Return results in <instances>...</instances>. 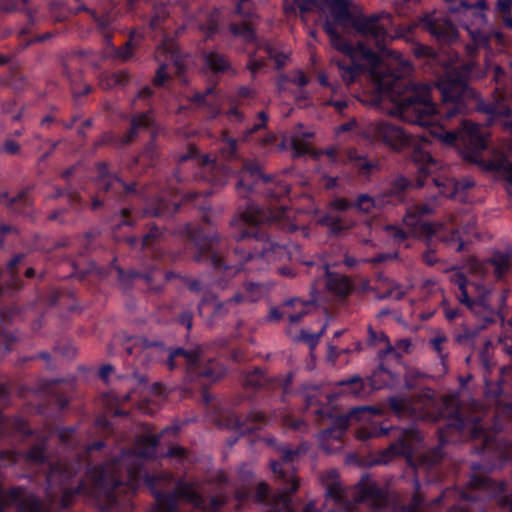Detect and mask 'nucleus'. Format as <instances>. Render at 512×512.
I'll use <instances>...</instances> for the list:
<instances>
[{
  "label": "nucleus",
  "instance_id": "obj_1",
  "mask_svg": "<svg viewBox=\"0 0 512 512\" xmlns=\"http://www.w3.org/2000/svg\"><path fill=\"white\" fill-rule=\"evenodd\" d=\"M296 8L302 12L318 11L326 18L325 30L331 44L352 62L351 66L337 63L341 77L346 83L353 82L362 68L368 69L375 93L371 100L372 104L380 105L385 112L404 121L428 127L429 133L445 145L461 142L473 151L485 148L486 134L481 131L478 124L465 121L457 133L440 132L441 128L437 124L440 123L441 117L431 102L428 86L408 87L406 81L401 79V75H382L383 68L388 64L363 45L351 47L338 33L345 32L352 26L364 35L382 38L389 22L388 15L354 19L347 0H284L286 12L294 11Z\"/></svg>",
  "mask_w": 512,
  "mask_h": 512
},
{
  "label": "nucleus",
  "instance_id": "obj_2",
  "mask_svg": "<svg viewBox=\"0 0 512 512\" xmlns=\"http://www.w3.org/2000/svg\"><path fill=\"white\" fill-rule=\"evenodd\" d=\"M448 4V20L439 19L435 14L423 19L425 28L434 35L437 40L449 42L456 38L457 29L451 21L462 23L469 32L473 42L485 46L487 36L481 33V28L486 23L484 11L487 9L485 0H480L477 5H469L467 0H445Z\"/></svg>",
  "mask_w": 512,
  "mask_h": 512
},
{
  "label": "nucleus",
  "instance_id": "obj_3",
  "mask_svg": "<svg viewBox=\"0 0 512 512\" xmlns=\"http://www.w3.org/2000/svg\"><path fill=\"white\" fill-rule=\"evenodd\" d=\"M438 88L443 98V109L446 118H451L456 113L463 111L472 100L477 101L476 92L461 80L442 78L438 82Z\"/></svg>",
  "mask_w": 512,
  "mask_h": 512
},
{
  "label": "nucleus",
  "instance_id": "obj_4",
  "mask_svg": "<svg viewBox=\"0 0 512 512\" xmlns=\"http://www.w3.org/2000/svg\"><path fill=\"white\" fill-rule=\"evenodd\" d=\"M367 134L393 149H399L406 143L404 132L399 127L384 121L371 123L367 128Z\"/></svg>",
  "mask_w": 512,
  "mask_h": 512
},
{
  "label": "nucleus",
  "instance_id": "obj_5",
  "mask_svg": "<svg viewBox=\"0 0 512 512\" xmlns=\"http://www.w3.org/2000/svg\"><path fill=\"white\" fill-rule=\"evenodd\" d=\"M432 211L433 208L429 205H424L422 208L414 207L409 209L404 217L407 232L417 237L436 234L438 230L434 225L428 224L420 219L422 215L429 214Z\"/></svg>",
  "mask_w": 512,
  "mask_h": 512
},
{
  "label": "nucleus",
  "instance_id": "obj_6",
  "mask_svg": "<svg viewBox=\"0 0 512 512\" xmlns=\"http://www.w3.org/2000/svg\"><path fill=\"white\" fill-rule=\"evenodd\" d=\"M452 281L458 285V287L461 290V295L459 296V300L468 305L475 313L482 314V318L485 321H491L492 316V309L489 308L485 303L483 302H470L468 293L466 291V280L464 275L461 272H456L453 277Z\"/></svg>",
  "mask_w": 512,
  "mask_h": 512
},
{
  "label": "nucleus",
  "instance_id": "obj_7",
  "mask_svg": "<svg viewBox=\"0 0 512 512\" xmlns=\"http://www.w3.org/2000/svg\"><path fill=\"white\" fill-rule=\"evenodd\" d=\"M327 288L337 295H346L351 290V282L346 276L330 273L326 268Z\"/></svg>",
  "mask_w": 512,
  "mask_h": 512
},
{
  "label": "nucleus",
  "instance_id": "obj_8",
  "mask_svg": "<svg viewBox=\"0 0 512 512\" xmlns=\"http://www.w3.org/2000/svg\"><path fill=\"white\" fill-rule=\"evenodd\" d=\"M414 162L422 174H432L439 168V164L436 163L428 151L419 150L414 154Z\"/></svg>",
  "mask_w": 512,
  "mask_h": 512
},
{
  "label": "nucleus",
  "instance_id": "obj_9",
  "mask_svg": "<svg viewBox=\"0 0 512 512\" xmlns=\"http://www.w3.org/2000/svg\"><path fill=\"white\" fill-rule=\"evenodd\" d=\"M479 110L485 111L492 115V120L499 122V124L503 127L506 131L512 132V111L508 110H502L498 106H492V107H478Z\"/></svg>",
  "mask_w": 512,
  "mask_h": 512
},
{
  "label": "nucleus",
  "instance_id": "obj_10",
  "mask_svg": "<svg viewBox=\"0 0 512 512\" xmlns=\"http://www.w3.org/2000/svg\"><path fill=\"white\" fill-rule=\"evenodd\" d=\"M489 171H495L499 177L507 182V191L512 195V164L506 160L500 162H491L486 166Z\"/></svg>",
  "mask_w": 512,
  "mask_h": 512
},
{
  "label": "nucleus",
  "instance_id": "obj_11",
  "mask_svg": "<svg viewBox=\"0 0 512 512\" xmlns=\"http://www.w3.org/2000/svg\"><path fill=\"white\" fill-rule=\"evenodd\" d=\"M259 242V240H256ZM261 246L264 248V252L259 253L261 256H266L268 260H273L275 258H281L285 254V248L280 246H274L269 240L261 242ZM258 255V252L255 253Z\"/></svg>",
  "mask_w": 512,
  "mask_h": 512
},
{
  "label": "nucleus",
  "instance_id": "obj_12",
  "mask_svg": "<svg viewBox=\"0 0 512 512\" xmlns=\"http://www.w3.org/2000/svg\"><path fill=\"white\" fill-rule=\"evenodd\" d=\"M206 64L211 70L215 72L223 71L227 67L226 60L219 54L207 55Z\"/></svg>",
  "mask_w": 512,
  "mask_h": 512
},
{
  "label": "nucleus",
  "instance_id": "obj_13",
  "mask_svg": "<svg viewBox=\"0 0 512 512\" xmlns=\"http://www.w3.org/2000/svg\"><path fill=\"white\" fill-rule=\"evenodd\" d=\"M435 185L439 187V191L442 195L451 197L454 195L456 188V182L453 179H446L444 182H440L438 179L434 180Z\"/></svg>",
  "mask_w": 512,
  "mask_h": 512
},
{
  "label": "nucleus",
  "instance_id": "obj_14",
  "mask_svg": "<svg viewBox=\"0 0 512 512\" xmlns=\"http://www.w3.org/2000/svg\"><path fill=\"white\" fill-rule=\"evenodd\" d=\"M376 207L375 201L369 196L362 195L358 198L356 208L359 211L369 213Z\"/></svg>",
  "mask_w": 512,
  "mask_h": 512
},
{
  "label": "nucleus",
  "instance_id": "obj_15",
  "mask_svg": "<svg viewBox=\"0 0 512 512\" xmlns=\"http://www.w3.org/2000/svg\"><path fill=\"white\" fill-rule=\"evenodd\" d=\"M492 263L495 266V270L498 275H501L510 265L509 257L505 255L496 256Z\"/></svg>",
  "mask_w": 512,
  "mask_h": 512
},
{
  "label": "nucleus",
  "instance_id": "obj_16",
  "mask_svg": "<svg viewBox=\"0 0 512 512\" xmlns=\"http://www.w3.org/2000/svg\"><path fill=\"white\" fill-rule=\"evenodd\" d=\"M232 29L235 35L243 37V39L246 41H253L255 39L254 31L246 25H244L242 29H237L234 27Z\"/></svg>",
  "mask_w": 512,
  "mask_h": 512
},
{
  "label": "nucleus",
  "instance_id": "obj_17",
  "mask_svg": "<svg viewBox=\"0 0 512 512\" xmlns=\"http://www.w3.org/2000/svg\"><path fill=\"white\" fill-rule=\"evenodd\" d=\"M236 4V11L239 14L246 15L249 14L252 4L249 0H233Z\"/></svg>",
  "mask_w": 512,
  "mask_h": 512
},
{
  "label": "nucleus",
  "instance_id": "obj_18",
  "mask_svg": "<svg viewBox=\"0 0 512 512\" xmlns=\"http://www.w3.org/2000/svg\"><path fill=\"white\" fill-rule=\"evenodd\" d=\"M492 69L494 71V80L497 83L496 91H497V93H499V97L504 99L506 96H504L502 93H500V88H501L500 83H501L502 78L504 77V71L498 65L493 66Z\"/></svg>",
  "mask_w": 512,
  "mask_h": 512
},
{
  "label": "nucleus",
  "instance_id": "obj_19",
  "mask_svg": "<svg viewBox=\"0 0 512 512\" xmlns=\"http://www.w3.org/2000/svg\"><path fill=\"white\" fill-rule=\"evenodd\" d=\"M167 78L165 66H160L157 70L156 76L154 78V83L157 85H163Z\"/></svg>",
  "mask_w": 512,
  "mask_h": 512
},
{
  "label": "nucleus",
  "instance_id": "obj_20",
  "mask_svg": "<svg viewBox=\"0 0 512 512\" xmlns=\"http://www.w3.org/2000/svg\"><path fill=\"white\" fill-rule=\"evenodd\" d=\"M451 246L457 250L460 251L463 248L464 242L459 238V231H453V238L449 240Z\"/></svg>",
  "mask_w": 512,
  "mask_h": 512
},
{
  "label": "nucleus",
  "instance_id": "obj_21",
  "mask_svg": "<svg viewBox=\"0 0 512 512\" xmlns=\"http://www.w3.org/2000/svg\"><path fill=\"white\" fill-rule=\"evenodd\" d=\"M512 6V0H499L497 7L503 14H509Z\"/></svg>",
  "mask_w": 512,
  "mask_h": 512
},
{
  "label": "nucleus",
  "instance_id": "obj_22",
  "mask_svg": "<svg viewBox=\"0 0 512 512\" xmlns=\"http://www.w3.org/2000/svg\"><path fill=\"white\" fill-rule=\"evenodd\" d=\"M307 313L306 310L301 309L299 312H297L295 315L289 314L287 311H283L282 315L286 316L291 323L299 321L305 314Z\"/></svg>",
  "mask_w": 512,
  "mask_h": 512
},
{
  "label": "nucleus",
  "instance_id": "obj_23",
  "mask_svg": "<svg viewBox=\"0 0 512 512\" xmlns=\"http://www.w3.org/2000/svg\"><path fill=\"white\" fill-rule=\"evenodd\" d=\"M386 230L398 241H402L405 238L404 232L396 227L388 226Z\"/></svg>",
  "mask_w": 512,
  "mask_h": 512
},
{
  "label": "nucleus",
  "instance_id": "obj_24",
  "mask_svg": "<svg viewBox=\"0 0 512 512\" xmlns=\"http://www.w3.org/2000/svg\"><path fill=\"white\" fill-rule=\"evenodd\" d=\"M348 206L349 204L345 199H336L332 202V207L336 210H345Z\"/></svg>",
  "mask_w": 512,
  "mask_h": 512
},
{
  "label": "nucleus",
  "instance_id": "obj_25",
  "mask_svg": "<svg viewBox=\"0 0 512 512\" xmlns=\"http://www.w3.org/2000/svg\"><path fill=\"white\" fill-rule=\"evenodd\" d=\"M224 147L229 149V153L233 154L236 149V142L235 140L229 138L224 140Z\"/></svg>",
  "mask_w": 512,
  "mask_h": 512
},
{
  "label": "nucleus",
  "instance_id": "obj_26",
  "mask_svg": "<svg viewBox=\"0 0 512 512\" xmlns=\"http://www.w3.org/2000/svg\"><path fill=\"white\" fill-rule=\"evenodd\" d=\"M399 65L401 66L402 69L401 75L408 74L411 71V66L407 61L401 59L399 61Z\"/></svg>",
  "mask_w": 512,
  "mask_h": 512
},
{
  "label": "nucleus",
  "instance_id": "obj_27",
  "mask_svg": "<svg viewBox=\"0 0 512 512\" xmlns=\"http://www.w3.org/2000/svg\"><path fill=\"white\" fill-rule=\"evenodd\" d=\"M113 368L109 365L103 366L100 370V375L104 380H107L108 376L112 372Z\"/></svg>",
  "mask_w": 512,
  "mask_h": 512
},
{
  "label": "nucleus",
  "instance_id": "obj_28",
  "mask_svg": "<svg viewBox=\"0 0 512 512\" xmlns=\"http://www.w3.org/2000/svg\"><path fill=\"white\" fill-rule=\"evenodd\" d=\"M338 425H339V428H340V433H342L344 430L347 429L348 427V419L346 417H340L338 420Z\"/></svg>",
  "mask_w": 512,
  "mask_h": 512
},
{
  "label": "nucleus",
  "instance_id": "obj_29",
  "mask_svg": "<svg viewBox=\"0 0 512 512\" xmlns=\"http://www.w3.org/2000/svg\"><path fill=\"white\" fill-rule=\"evenodd\" d=\"M457 315H458L457 310L450 309V308L445 309V316L447 319L452 320V319L456 318Z\"/></svg>",
  "mask_w": 512,
  "mask_h": 512
},
{
  "label": "nucleus",
  "instance_id": "obj_30",
  "mask_svg": "<svg viewBox=\"0 0 512 512\" xmlns=\"http://www.w3.org/2000/svg\"><path fill=\"white\" fill-rule=\"evenodd\" d=\"M4 149H5V151H7L9 153H15L17 151L18 147L13 142H8L5 144Z\"/></svg>",
  "mask_w": 512,
  "mask_h": 512
},
{
  "label": "nucleus",
  "instance_id": "obj_31",
  "mask_svg": "<svg viewBox=\"0 0 512 512\" xmlns=\"http://www.w3.org/2000/svg\"><path fill=\"white\" fill-rule=\"evenodd\" d=\"M289 480L291 481L292 483V486H291V491L294 492L296 491V489L298 488V480L296 479V477L294 476V474H291L289 476Z\"/></svg>",
  "mask_w": 512,
  "mask_h": 512
},
{
  "label": "nucleus",
  "instance_id": "obj_32",
  "mask_svg": "<svg viewBox=\"0 0 512 512\" xmlns=\"http://www.w3.org/2000/svg\"><path fill=\"white\" fill-rule=\"evenodd\" d=\"M445 341V338L444 337H436L434 340H433V344H434V347L437 349V350H440V346L441 344Z\"/></svg>",
  "mask_w": 512,
  "mask_h": 512
},
{
  "label": "nucleus",
  "instance_id": "obj_33",
  "mask_svg": "<svg viewBox=\"0 0 512 512\" xmlns=\"http://www.w3.org/2000/svg\"><path fill=\"white\" fill-rule=\"evenodd\" d=\"M259 116H260V118H261V123H260V124H258L257 126H255V127H254V129H259V128H261L262 126H264V125H265V123H266V121H267V116H266V114H265L264 112H261V113L259 114Z\"/></svg>",
  "mask_w": 512,
  "mask_h": 512
},
{
  "label": "nucleus",
  "instance_id": "obj_34",
  "mask_svg": "<svg viewBox=\"0 0 512 512\" xmlns=\"http://www.w3.org/2000/svg\"><path fill=\"white\" fill-rule=\"evenodd\" d=\"M490 38H494L498 43H504V38L501 33L495 32L490 35Z\"/></svg>",
  "mask_w": 512,
  "mask_h": 512
},
{
  "label": "nucleus",
  "instance_id": "obj_35",
  "mask_svg": "<svg viewBox=\"0 0 512 512\" xmlns=\"http://www.w3.org/2000/svg\"><path fill=\"white\" fill-rule=\"evenodd\" d=\"M289 143L297 150H300L301 147L300 145L298 144V136H293L291 137V139L289 140Z\"/></svg>",
  "mask_w": 512,
  "mask_h": 512
},
{
  "label": "nucleus",
  "instance_id": "obj_36",
  "mask_svg": "<svg viewBox=\"0 0 512 512\" xmlns=\"http://www.w3.org/2000/svg\"><path fill=\"white\" fill-rule=\"evenodd\" d=\"M295 81L300 86H303V85H305L307 83V79L305 78V76L301 72L299 73V77L297 79H295Z\"/></svg>",
  "mask_w": 512,
  "mask_h": 512
},
{
  "label": "nucleus",
  "instance_id": "obj_37",
  "mask_svg": "<svg viewBox=\"0 0 512 512\" xmlns=\"http://www.w3.org/2000/svg\"><path fill=\"white\" fill-rule=\"evenodd\" d=\"M268 491V488L265 484H260L259 486V497L260 498H263L265 496V494L267 493Z\"/></svg>",
  "mask_w": 512,
  "mask_h": 512
},
{
  "label": "nucleus",
  "instance_id": "obj_38",
  "mask_svg": "<svg viewBox=\"0 0 512 512\" xmlns=\"http://www.w3.org/2000/svg\"><path fill=\"white\" fill-rule=\"evenodd\" d=\"M380 340L387 344L385 352H388L389 350H391V346L389 345L388 338H387V336L385 334H381L380 335Z\"/></svg>",
  "mask_w": 512,
  "mask_h": 512
},
{
  "label": "nucleus",
  "instance_id": "obj_39",
  "mask_svg": "<svg viewBox=\"0 0 512 512\" xmlns=\"http://www.w3.org/2000/svg\"><path fill=\"white\" fill-rule=\"evenodd\" d=\"M507 16L504 17V23L507 27L512 28V17L509 16V14H506Z\"/></svg>",
  "mask_w": 512,
  "mask_h": 512
},
{
  "label": "nucleus",
  "instance_id": "obj_40",
  "mask_svg": "<svg viewBox=\"0 0 512 512\" xmlns=\"http://www.w3.org/2000/svg\"><path fill=\"white\" fill-rule=\"evenodd\" d=\"M177 355H184L187 356V353L183 349H177L171 354V358L177 356Z\"/></svg>",
  "mask_w": 512,
  "mask_h": 512
},
{
  "label": "nucleus",
  "instance_id": "obj_41",
  "mask_svg": "<svg viewBox=\"0 0 512 512\" xmlns=\"http://www.w3.org/2000/svg\"><path fill=\"white\" fill-rule=\"evenodd\" d=\"M286 56H277L275 61L278 64V66H281L285 63Z\"/></svg>",
  "mask_w": 512,
  "mask_h": 512
},
{
  "label": "nucleus",
  "instance_id": "obj_42",
  "mask_svg": "<svg viewBox=\"0 0 512 512\" xmlns=\"http://www.w3.org/2000/svg\"><path fill=\"white\" fill-rule=\"evenodd\" d=\"M506 152L508 155L512 156V138L509 140V142L506 145Z\"/></svg>",
  "mask_w": 512,
  "mask_h": 512
},
{
  "label": "nucleus",
  "instance_id": "obj_43",
  "mask_svg": "<svg viewBox=\"0 0 512 512\" xmlns=\"http://www.w3.org/2000/svg\"><path fill=\"white\" fill-rule=\"evenodd\" d=\"M280 317H281V315L278 313L277 309L271 310V318L272 319H279Z\"/></svg>",
  "mask_w": 512,
  "mask_h": 512
},
{
  "label": "nucleus",
  "instance_id": "obj_44",
  "mask_svg": "<svg viewBox=\"0 0 512 512\" xmlns=\"http://www.w3.org/2000/svg\"><path fill=\"white\" fill-rule=\"evenodd\" d=\"M333 432H334L333 430H327V431H324V432L322 433V437H323V438H325V439H328L329 437H331V436H332Z\"/></svg>",
  "mask_w": 512,
  "mask_h": 512
},
{
  "label": "nucleus",
  "instance_id": "obj_45",
  "mask_svg": "<svg viewBox=\"0 0 512 512\" xmlns=\"http://www.w3.org/2000/svg\"><path fill=\"white\" fill-rule=\"evenodd\" d=\"M147 441L149 442V444H150L151 446H155V445H156V443H157V439H156L155 437H148V438H147Z\"/></svg>",
  "mask_w": 512,
  "mask_h": 512
},
{
  "label": "nucleus",
  "instance_id": "obj_46",
  "mask_svg": "<svg viewBox=\"0 0 512 512\" xmlns=\"http://www.w3.org/2000/svg\"><path fill=\"white\" fill-rule=\"evenodd\" d=\"M271 466H272L273 471H274L275 473H277V472H278V468H280V466H281V465H280V463L273 462V463L271 464Z\"/></svg>",
  "mask_w": 512,
  "mask_h": 512
},
{
  "label": "nucleus",
  "instance_id": "obj_47",
  "mask_svg": "<svg viewBox=\"0 0 512 512\" xmlns=\"http://www.w3.org/2000/svg\"><path fill=\"white\" fill-rule=\"evenodd\" d=\"M319 80H320L322 85H327V78H326L325 75H320L319 76Z\"/></svg>",
  "mask_w": 512,
  "mask_h": 512
},
{
  "label": "nucleus",
  "instance_id": "obj_48",
  "mask_svg": "<svg viewBox=\"0 0 512 512\" xmlns=\"http://www.w3.org/2000/svg\"><path fill=\"white\" fill-rule=\"evenodd\" d=\"M290 304L305 306V305H304V303H302V302H300V301H298V300H293V301H291V302H290ZM288 305H289V303H287V304L285 305V307H287Z\"/></svg>",
  "mask_w": 512,
  "mask_h": 512
},
{
  "label": "nucleus",
  "instance_id": "obj_49",
  "mask_svg": "<svg viewBox=\"0 0 512 512\" xmlns=\"http://www.w3.org/2000/svg\"><path fill=\"white\" fill-rule=\"evenodd\" d=\"M183 321H184V323L186 324L187 328H188V329H190V328H191V326H192V321H191V319H190V318H186V319H184Z\"/></svg>",
  "mask_w": 512,
  "mask_h": 512
},
{
  "label": "nucleus",
  "instance_id": "obj_50",
  "mask_svg": "<svg viewBox=\"0 0 512 512\" xmlns=\"http://www.w3.org/2000/svg\"><path fill=\"white\" fill-rule=\"evenodd\" d=\"M335 106H336L339 110H341V109H343V108L346 106V104H345V103H342V102H336V103H335Z\"/></svg>",
  "mask_w": 512,
  "mask_h": 512
},
{
  "label": "nucleus",
  "instance_id": "obj_51",
  "mask_svg": "<svg viewBox=\"0 0 512 512\" xmlns=\"http://www.w3.org/2000/svg\"><path fill=\"white\" fill-rule=\"evenodd\" d=\"M385 374H388V371H386L384 369H380L377 373L374 374V376H376V375L382 376Z\"/></svg>",
  "mask_w": 512,
  "mask_h": 512
},
{
  "label": "nucleus",
  "instance_id": "obj_52",
  "mask_svg": "<svg viewBox=\"0 0 512 512\" xmlns=\"http://www.w3.org/2000/svg\"><path fill=\"white\" fill-rule=\"evenodd\" d=\"M33 274H34V270H33V269H31V268H30V269H27V271H26V276H27V277H32V276H33Z\"/></svg>",
  "mask_w": 512,
  "mask_h": 512
},
{
  "label": "nucleus",
  "instance_id": "obj_53",
  "mask_svg": "<svg viewBox=\"0 0 512 512\" xmlns=\"http://www.w3.org/2000/svg\"><path fill=\"white\" fill-rule=\"evenodd\" d=\"M323 330H324V329H322V330H321L317 335H315V336H314V338H315V339H314V341H315V342L320 338V336H321V335H322V333H323Z\"/></svg>",
  "mask_w": 512,
  "mask_h": 512
},
{
  "label": "nucleus",
  "instance_id": "obj_54",
  "mask_svg": "<svg viewBox=\"0 0 512 512\" xmlns=\"http://www.w3.org/2000/svg\"><path fill=\"white\" fill-rule=\"evenodd\" d=\"M351 383L356 385V386H361V382L358 379L357 380H353Z\"/></svg>",
  "mask_w": 512,
  "mask_h": 512
},
{
  "label": "nucleus",
  "instance_id": "obj_55",
  "mask_svg": "<svg viewBox=\"0 0 512 512\" xmlns=\"http://www.w3.org/2000/svg\"><path fill=\"white\" fill-rule=\"evenodd\" d=\"M304 137H311L312 136V133L310 132H305L302 134Z\"/></svg>",
  "mask_w": 512,
  "mask_h": 512
},
{
  "label": "nucleus",
  "instance_id": "obj_56",
  "mask_svg": "<svg viewBox=\"0 0 512 512\" xmlns=\"http://www.w3.org/2000/svg\"><path fill=\"white\" fill-rule=\"evenodd\" d=\"M290 455H291V452L289 453H286L285 456H284V460H288L290 458Z\"/></svg>",
  "mask_w": 512,
  "mask_h": 512
},
{
  "label": "nucleus",
  "instance_id": "obj_57",
  "mask_svg": "<svg viewBox=\"0 0 512 512\" xmlns=\"http://www.w3.org/2000/svg\"><path fill=\"white\" fill-rule=\"evenodd\" d=\"M346 264H347L348 266H351V265L353 264V261H352V260H350V259H346Z\"/></svg>",
  "mask_w": 512,
  "mask_h": 512
},
{
  "label": "nucleus",
  "instance_id": "obj_58",
  "mask_svg": "<svg viewBox=\"0 0 512 512\" xmlns=\"http://www.w3.org/2000/svg\"><path fill=\"white\" fill-rule=\"evenodd\" d=\"M18 261H19V258H16V259L11 263V265L16 264Z\"/></svg>",
  "mask_w": 512,
  "mask_h": 512
},
{
  "label": "nucleus",
  "instance_id": "obj_59",
  "mask_svg": "<svg viewBox=\"0 0 512 512\" xmlns=\"http://www.w3.org/2000/svg\"><path fill=\"white\" fill-rule=\"evenodd\" d=\"M169 366H170V368H173V362H172V360H170V362H169Z\"/></svg>",
  "mask_w": 512,
  "mask_h": 512
},
{
  "label": "nucleus",
  "instance_id": "obj_60",
  "mask_svg": "<svg viewBox=\"0 0 512 512\" xmlns=\"http://www.w3.org/2000/svg\"><path fill=\"white\" fill-rule=\"evenodd\" d=\"M328 155L332 157L333 152L332 151L328 152Z\"/></svg>",
  "mask_w": 512,
  "mask_h": 512
}]
</instances>
